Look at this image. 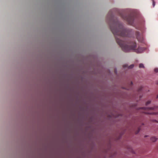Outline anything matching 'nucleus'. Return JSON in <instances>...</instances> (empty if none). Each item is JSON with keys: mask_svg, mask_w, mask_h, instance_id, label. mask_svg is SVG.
Masks as SVG:
<instances>
[{"mask_svg": "<svg viewBox=\"0 0 158 158\" xmlns=\"http://www.w3.org/2000/svg\"><path fill=\"white\" fill-rule=\"evenodd\" d=\"M135 35L138 41L140 42H143V38L140 33L139 32L137 31L135 33Z\"/></svg>", "mask_w": 158, "mask_h": 158, "instance_id": "nucleus-4", "label": "nucleus"}, {"mask_svg": "<svg viewBox=\"0 0 158 158\" xmlns=\"http://www.w3.org/2000/svg\"><path fill=\"white\" fill-rule=\"evenodd\" d=\"M157 140V139L155 137H153L151 138V140L152 142H155Z\"/></svg>", "mask_w": 158, "mask_h": 158, "instance_id": "nucleus-5", "label": "nucleus"}, {"mask_svg": "<svg viewBox=\"0 0 158 158\" xmlns=\"http://www.w3.org/2000/svg\"><path fill=\"white\" fill-rule=\"evenodd\" d=\"M121 17L124 20L127 21L128 23L131 25H132L134 19V16L132 14L127 15V14H122L121 15Z\"/></svg>", "mask_w": 158, "mask_h": 158, "instance_id": "nucleus-2", "label": "nucleus"}, {"mask_svg": "<svg viewBox=\"0 0 158 158\" xmlns=\"http://www.w3.org/2000/svg\"><path fill=\"white\" fill-rule=\"evenodd\" d=\"M134 66V64H131L128 67V68L129 69H131Z\"/></svg>", "mask_w": 158, "mask_h": 158, "instance_id": "nucleus-8", "label": "nucleus"}, {"mask_svg": "<svg viewBox=\"0 0 158 158\" xmlns=\"http://www.w3.org/2000/svg\"><path fill=\"white\" fill-rule=\"evenodd\" d=\"M115 72H116V70H115Z\"/></svg>", "mask_w": 158, "mask_h": 158, "instance_id": "nucleus-19", "label": "nucleus"}, {"mask_svg": "<svg viewBox=\"0 0 158 158\" xmlns=\"http://www.w3.org/2000/svg\"><path fill=\"white\" fill-rule=\"evenodd\" d=\"M158 108V106H155L152 107L150 108H146L143 107L141 108L143 110V113L151 115H156L158 114V112H151L150 110H157Z\"/></svg>", "mask_w": 158, "mask_h": 158, "instance_id": "nucleus-3", "label": "nucleus"}, {"mask_svg": "<svg viewBox=\"0 0 158 158\" xmlns=\"http://www.w3.org/2000/svg\"><path fill=\"white\" fill-rule=\"evenodd\" d=\"M127 66L126 65H124L123 66V67H127Z\"/></svg>", "mask_w": 158, "mask_h": 158, "instance_id": "nucleus-16", "label": "nucleus"}, {"mask_svg": "<svg viewBox=\"0 0 158 158\" xmlns=\"http://www.w3.org/2000/svg\"><path fill=\"white\" fill-rule=\"evenodd\" d=\"M156 98H158V94L157 95V96H156Z\"/></svg>", "mask_w": 158, "mask_h": 158, "instance_id": "nucleus-15", "label": "nucleus"}, {"mask_svg": "<svg viewBox=\"0 0 158 158\" xmlns=\"http://www.w3.org/2000/svg\"><path fill=\"white\" fill-rule=\"evenodd\" d=\"M153 122H157V121L156 120H153Z\"/></svg>", "mask_w": 158, "mask_h": 158, "instance_id": "nucleus-14", "label": "nucleus"}, {"mask_svg": "<svg viewBox=\"0 0 158 158\" xmlns=\"http://www.w3.org/2000/svg\"><path fill=\"white\" fill-rule=\"evenodd\" d=\"M132 84H133V83H132V81H131V82L130 85H132Z\"/></svg>", "mask_w": 158, "mask_h": 158, "instance_id": "nucleus-13", "label": "nucleus"}, {"mask_svg": "<svg viewBox=\"0 0 158 158\" xmlns=\"http://www.w3.org/2000/svg\"><path fill=\"white\" fill-rule=\"evenodd\" d=\"M154 71L156 72L157 73L158 72V68H156L154 69Z\"/></svg>", "mask_w": 158, "mask_h": 158, "instance_id": "nucleus-11", "label": "nucleus"}, {"mask_svg": "<svg viewBox=\"0 0 158 158\" xmlns=\"http://www.w3.org/2000/svg\"><path fill=\"white\" fill-rule=\"evenodd\" d=\"M142 88L143 87L142 86H140L138 90V92H140L142 90Z\"/></svg>", "mask_w": 158, "mask_h": 158, "instance_id": "nucleus-9", "label": "nucleus"}, {"mask_svg": "<svg viewBox=\"0 0 158 158\" xmlns=\"http://www.w3.org/2000/svg\"><path fill=\"white\" fill-rule=\"evenodd\" d=\"M139 67L140 68H143L144 67V65L143 64H139Z\"/></svg>", "mask_w": 158, "mask_h": 158, "instance_id": "nucleus-6", "label": "nucleus"}, {"mask_svg": "<svg viewBox=\"0 0 158 158\" xmlns=\"http://www.w3.org/2000/svg\"><path fill=\"white\" fill-rule=\"evenodd\" d=\"M140 128L139 127L138 128L137 131L135 132V134H138L139 133V131H140Z\"/></svg>", "mask_w": 158, "mask_h": 158, "instance_id": "nucleus-7", "label": "nucleus"}, {"mask_svg": "<svg viewBox=\"0 0 158 158\" xmlns=\"http://www.w3.org/2000/svg\"><path fill=\"white\" fill-rule=\"evenodd\" d=\"M147 136L146 135V136H145V137H147Z\"/></svg>", "mask_w": 158, "mask_h": 158, "instance_id": "nucleus-17", "label": "nucleus"}, {"mask_svg": "<svg viewBox=\"0 0 158 158\" xmlns=\"http://www.w3.org/2000/svg\"><path fill=\"white\" fill-rule=\"evenodd\" d=\"M156 84H158V82H156Z\"/></svg>", "mask_w": 158, "mask_h": 158, "instance_id": "nucleus-18", "label": "nucleus"}, {"mask_svg": "<svg viewBox=\"0 0 158 158\" xmlns=\"http://www.w3.org/2000/svg\"><path fill=\"white\" fill-rule=\"evenodd\" d=\"M155 5V3L154 1H153V6L154 7Z\"/></svg>", "mask_w": 158, "mask_h": 158, "instance_id": "nucleus-12", "label": "nucleus"}, {"mask_svg": "<svg viewBox=\"0 0 158 158\" xmlns=\"http://www.w3.org/2000/svg\"><path fill=\"white\" fill-rule=\"evenodd\" d=\"M150 103H151V101H148L146 103V105L147 106Z\"/></svg>", "mask_w": 158, "mask_h": 158, "instance_id": "nucleus-10", "label": "nucleus"}, {"mask_svg": "<svg viewBox=\"0 0 158 158\" xmlns=\"http://www.w3.org/2000/svg\"><path fill=\"white\" fill-rule=\"evenodd\" d=\"M107 18L111 30L115 36L116 41L124 52H128L132 50L137 53H140L145 49L144 48L139 47L135 49L136 44L135 41L127 43L121 40V37L128 36L130 31L125 28L117 19H115L110 11L109 13Z\"/></svg>", "mask_w": 158, "mask_h": 158, "instance_id": "nucleus-1", "label": "nucleus"}]
</instances>
